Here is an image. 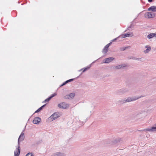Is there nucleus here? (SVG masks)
Here are the masks:
<instances>
[{
	"mask_svg": "<svg viewBox=\"0 0 156 156\" xmlns=\"http://www.w3.org/2000/svg\"><path fill=\"white\" fill-rule=\"evenodd\" d=\"M81 70H82V69H81V70H80L79 71H81Z\"/></svg>",
	"mask_w": 156,
	"mask_h": 156,
	"instance_id": "nucleus-39",
	"label": "nucleus"
},
{
	"mask_svg": "<svg viewBox=\"0 0 156 156\" xmlns=\"http://www.w3.org/2000/svg\"><path fill=\"white\" fill-rule=\"evenodd\" d=\"M148 10L153 12H156V6H153L150 7L148 8Z\"/></svg>",
	"mask_w": 156,
	"mask_h": 156,
	"instance_id": "nucleus-13",
	"label": "nucleus"
},
{
	"mask_svg": "<svg viewBox=\"0 0 156 156\" xmlns=\"http://www.w3.org/2000/svg\"><path fill=\"white\" fill-rule=\"evenodd\" d=\"M127 30H126L125 31V32L126 31H127Z\"/></svg>",
	"mask_w": 156,
	"mask_h": 156,
	"instance_id": "nucleus-41",
	"label": "nucleus"
},
{
	"mask_svg": "<svg viewBox=\"0 0 156 156\" xmlns=\"http://www.w3.org/2000/svg\"><path fill=\"white\" fill-rule=\"evenodd\" d=\"M64 98L66 99H70V98L69 97V95H66L65 96Z\"/></svg>",
	"mask_w": 156,
	"mask_h": 156,
	"instance_id": "nucleus-29",
	"label": "nucleus"
},
{
	"mask_svg": "<svg viewBox=\"0 0 156 156\" xmlns=\"http://www.w3.org/2000/svg\"><path fill=\"white\" fill-rule=\"evenodd\" d=\"M59 117V116L58 114L57 113H55L51 115L50 118L52 119L51 121H53V120H55L57 118Z\"/></svg>",
	"mask_w": 156,
	"mask_h": 156,
	"instance_id": "nucleus-7",
	"label": "nucleus"
},
{
	"mask_svg": "<svg viewBox=\"0 0 156 156\" xmlns=\"http://www.w3.org/2000/svg\"><path fill=\"white\" fill-rule=\"evenodd\" d=\"M126 37V34H123L119 36V37H121L122 38Z\"/></svg>",
	"mask_w": 156,
	"mask_h": 156,
	"instance_id": "nucleus-22",
	"label": "nucleus"
},
{
	"mask_svg": "<svg viewBox=\"0 0 156 156\" xmlns=\"http://www.w3.org/2000/svg\"><path fill=\"white\" fill-rule=\"evenodd\" d=\"M107 47H108L110 45V44H109V43L108 44H107L106 45Z\"/></svg>",
	"mask_w": 156,
	"mask_h": 156,
	"instance_id": "nucleus-36",
	"label": "nucleus"
},
{
	"mask_svg": "<svg viewBox=\"0 0 156 156\" xmlns=\"http://www.w3.org/2000/svg\"><path fill=\"white\" fill-rule=\"evenodd\" d=\"M141 97H129L127 99H125L126 103L130 102L131 101H135L138 99L140 98Z\"/></svg>",
	"mask_w": 156,
	"mask_h": 156,
	"instance_id": "nucleus-1",
	"label": "nucleus"
},
{
	"mask_svg": "<svg viewBox=\"0 0 156 156\" xmlns=\"http://www.w3.org/2000/svg\"><path fill=\"white\" fill-rule=\"evenodd\" d=\"M108 47L106 45L103 49V52L106 53L108 51Z\"/></svg>",
	"mask_w": 156,
	"mask_h": 156,
	"instance_id": "nucleus-18",
	"label": "nucleus"
},
{
	"mask_svg": "<svg viewBox=\"0 0 156 156\" xmlns=\"http://www.w3.org/2000/svg\"><path fill=\"white\" fill-rule=\"evenodd\" d=\"M145 130L150 132L156 131V126H153L151 128L147 129H145Z\"/></svg>",
	"mask_w": 156,
	"mask_h": 156,
	"instance_id": "nucleus-12",
	"label": "nucleus"
},
{
	"mask_svg": "<svg viewBox=\"0 0 156 156\" xmlns=\"http://www.w3.org/2000/svg\"><path fill=\"white\" fill-rule=\"evenodd\" d=\"M75 94L74 93H72L69 94V96L70 98L73 99L75 96Z\"/></svg>",
	"mask_w": 156,
	"mask_h": 156,
	"instance_id": "nucleus-19",
	"label": "nucleus"
},
{
	"mask_svg": "<svg viewBox=\"0 0 156 156\" xmlns=\"http://www.w3.org/2000/svg\"><path fill=\"white\" fill-rule=\"evenodd\" d=\"M25 156H34V155L31 153H28Z\"/></svg>",
	"mask_w": 156,
	"mask_h": 156,
	"instance_id": "nucleus-24",
	"label": "nucleus"
},
{
	"mask_svg": "<svg viewBox=\"0 0 156 156\" xmlns=\"http://www.w3.org/2000/svg\"><path fill=\"white\" fill-rule=\"evenodd\" d=\"M20 140H18V145L16 146L17 150H18V152L17 154H16V153L15 152V156H19L20 153Z\"/></svg>",
	"mask_w": 156,
	"mask_h": 156,
	"instance_id": "nucleus-4",
	"label": "nucleus"
},
{
	"mask_svg": "<svg viewBox=\"0 0 156 156\" xmlns=\"http://www.w3.org/2000/svg\"><path fill=\"white\" fill-rule=\"evenodd\" d=\"M128 58L131 59L140 61H144V58H137L133 56H130L128 57Z\"/></svg>",
	"mask_w": 156,
	"mask_h": 156,
	"instance_id": "nucleus-3",
	"label": "nucleus"
},
{
	"mask_svg": "<svg viewBox=\"0 0 156 156\" xmlns=\"http://www.w3.org/2000/svg\"><path fill=\"white\" fill-rule=\"evenodd\" d=\"M58 107L60 108H66L67 107V105L65 102H62L58 105Z\"/></svg>",
	"mask_w": 156,
	"mask_h": 156,
	"instance_id": "nucleus-6",
	"label": "nucleus"
},
{
	"mask_svg": "<svg viewBox=\"0 0 156 156\" xmlns=\"http://www.w3.org/2000/svg\"><path fill=\"white\" fill-rule=\"evenodd\" d=\"M41 110V109L39 108L35 112V113H37L39 112H40Z\"/></svg>",
	"mask_w": 156,
	"mask_h": 156,
	"instance_id": "nucleus-28",
	"label": "nucleus"
},
{
	"mask_svg": "<svg viewBox=\"0 0 156 156\" xmlns=\"http://www.w3.org/2000/svg\"><path fill=\"white\" fill-rule=\"evenodd\" d=\"M128 91V90L126 88L120 89L117 91V93L121 94H124Z\"/></svg>",
	"mask_w": 156,
	"mask_h": 156,
	"instance_id": "nucleus-2",
	"label": "nucleus"
},
{
	"mask_svg": "<svg viewBox=\"0 0 156 156\" xmlns=\"http://www.w3.org/2000/svg\"><path fill=\"white\" fill-rule=\"evenodd\" d=\"M68 83V82L67 81V80H66V81L65 82H64V83H63L60 86H64L65 85V84H66V83Z\"/></svg>",
	"mask_w": 156,
	"mask_h": 156,
	"instance_id": "nucleus-26",
	"label": "nucleus"
},
{
	"mask_svg": "<svg viewBox=\"0 0 156 156\" xmlns=\"http://www.w3.org/2000/svg\"><path fill=\"white\" fill-rule=\"evenodd\" d=\"M51 99L50 97L46 99L45 100L43 101V103H45L49 101Z\"/></svg>",
	"mask_w": 156,
	"mask_h": 156,
	"instance_id": "nucleus-21",
	"label": "nucleus"
},
{
	"mask_svg": "<svg viewBox=\"0 0 156 156\" xmlns=\"http://www.w3.org/2000/svg\"><path fill=\"white\" fill-rule=\"evenodd\" d=\"M90 113H92L91 111H90Z\"/></svg>",
	"mask_w": 156,
	"mask_h": 156,
	"instance_id": "nucleus-42",
	"label": "nucleus"
},
{
	"mask_svg": "<svg viewBox=\"0 0 156 156\" xmlns=\"http://www.w3.org/2000/svg\"><path fill=\"white\" fill-rule=\"evenodd\" d=\"M90 67H87L85 68H84V69L83 70V72H85L86 70H87L89 69Z\"/></svg>",
	"mask_w": 156,
	"mask_h": 156,
	"instance_id": "nucleus-23",
	"label": "nucleus"
},
{
	"mask_svg": "<svg viewBox=\"0 0 156 156\" xmlns=\"http://www.w3.org/2000/svg\"><path fill=\"white\" fill-rule=\"evenodd\" d=\"M24 134L23 132L21 133L20 135L19 138V140H20V141H22L24 139Z\"/></svg>",
	"mask_w": 156,
	"mask_h": 156,
	"instance_id": "nucleus-15",
	"label": "nucleus"
},
{
	"mask_svg": "<svg viewBox=\"0 0 156 156\" xmlns=\"http://www.w3.org/2000/svg\"><path fill=\"white\" fill-rule=\"evenodd\" d=\"M73 79H70L67 80V81L68 83H69V82L72 81H73Z\"/></svg>",
	"mask_w": 156,
	"mask_h": 156,
	"instance_id": "nucleus-30",
	"label": "nucleus"
},
{
	"mask_svg": "<svg viewBox=\"0 0 156 156\" xmlns=\"http://www.w3.org/2000/svg\"><path fill=\"white\" fill-rule=\"evenodd\" d=\"M130 48L129 46L128 47H123L120 48V50L121 51H124L126 49Z\"/></svg>",
	"mask_w": 156,
	"mask_h": 156,
	"instance_id": "nucleus-20",
	"label": "nucleus"
},
{
	"mask_svg": "<svg viewBox=\"0 0 156 156\" xmlns=\"http://www.w3.org/2000/svg\"><path fill=\"white\" fill-rule=\"evenodd\" d=\"M112 44V42H110L109 43V44H110V45L111 44Z\"/></svg>",
	"mask_w": 156,
	"mask_h": 156,
	"instance_id": "nucleus-37",
	"label": "nucleus"
},
{
	"mask_svg": "<svg viewBox=\"0 0 156 156\" xmlns=\"http://www.w3.org/2000/svg\"><path fill=\"white\" fill-rule=\"evenodd\" d=\"M41 119L39 117H35L33 120V123L35 124H37L41 121Z\"/></svg>",
	"mask_w": 156,
	"mask_h": 156,
	"instance_id": "nucleus-8",
	"label": "nucleus"
},
{
	"mask_svg": "<svg viewBox=\"0 0 156 156\" xmlns=\"http://www.w3.org/2000/svg\"><path fill=\"white\" fill-rule=\"evenodd\" d=\"M129 28H133L132 24H131L130 25V26L128 28L127 30H129Z\"/></svg>",
	"mask_w": 156,
	"mask_h": 156,
	"instance_id": "nucleus-34",
	"label": "nucleus"
},
{
	"mask_svg": "<svg viewBox=\"0 0 156 156\" xmlns=\"http://www.w3.org/2000/svg\"><path fill=\"white\" fill-rule=\"evenodd\" d=\"M145 48H146V49L144 51V53L145 54L148 53L151 50V48L149 45H146L145 46Z\"/></svg>",
	"mask_w": 156,
	"mask_h": 156,
	"instance_id": "nucleus-10",
	"label": "nucleus"
},
{
	"mask_svg": "<svg viewBox=\"0 0 156 156\" xmlns=\"http://www.w3.org/2000/svg\"><path fill=\"white\" fill-rule=\"evenodd\" d=\"M117 38H115L114 39L112 40V41H113V42L115 41V40H117Z\"/></svg>",
	"mask_w": 156,
	"mask_h": 156,
	"instance_id": "nucleus-35",
	"label": "nucleus"
},
{
	"mask_svg": "<svg viewBox=\"0 0 156 156\" xmlns=\"http://www.w3.org/2000/svg\"><path fill=\"white\" fill-rule=\"evenodd\" d=\"M46 105V104L44 105L41 106V107H40V108L42 110L43 108Z\"/></svg>",
	"mask_w": 156,
	"mask_h": 156,
	"instance_id": "nucleus-32",
	"label": "nucleus"
},
{
	"mask_svg": "<svg viewBox=\"0 0 156 156\" xmlns=\"http://www.w3.org/2000/svg\"><path fill=\"white\" fill-rule=\"evenodd\" d=\"M126 37H128L130 36H133L132 34H126Z\"/></svg>",
	"mask_w": 156,
	"mask_h": 156,
	"instance_id": "nucleus-25",
	"label": "nucleus"
},
{
	"mask_svg": "<svg viewBox=\"0 0 156 156\" xmlns=\"http://www.w3.org/2000/svg\"><path fill=\"white\" fill-rule=\"evenodd\" d=\"M124 66L123 65H120L115 66V68L116 69H119Z\"/></svg>",
	"mask_w": 156,
	"mask_h": 156,
	"instance_id": "nucleus-17",
	"label": "nucleus"
},
{
	"mask_svg": "<svg viewBox=\"0 0 156 156\" xmlns=\"http://www.w3.org/2000/svg\"><path fill=\"white\" fill-rule=\"evenodd\" d=\"M155 16V14L152 12H148L146 13V17L148 18L154 17Z\"/></svg>",
	"mask_w": 156,
	"mask_h": 156,
	"instance_id": "nucleus-5",
	"label": "nucleus"
},
{
	"mask_svg": "<svg viewBox=\"0 0 156 156\" xmlns=\"http://www.w3.org/2000/svg\"><path fill=\"white\" fill-rule=\"evenodd\" d=\"M82 124H84V123H83V122H82Z\"/></svg>",
	"mask_w": 156,
	"mask_h": 156,
	"instance_id": "nucleus-38",
	"label": "nucleus"
},
{
	"mask_svg": "<svg viewBox=\"0 0 156 156\" xmlns=\"http://www.w3.org/2000/svg\"><path fill=\"white\" fill-rule=\"evenodd\" d=\"M46 105V104L44 105L41 106V107H40V108L42 110L43 108Z\"/></svg>",
	"mask_w": 156,
	"mask_h": 156,
	"instance_id": "nucleus-31",
	"label": "nucleus"
},
{
	"mask_svg": "<svg viewBox=\"0 0 156 156\" xmlns=\"http://www.w3.org/2000/svg\"><path fill=\"white\" fill-rule=\"evenodd\" d=\"M51 156H65V155L63 153L56 152L53 154Z\"/></svg>",
	"mask_w": 156,
	"mask_h": 156,
	"instance_id": "nucleus-11",
	"label": "nucleus"
},
{
	"mask_svg": "<svg viewBox=\"0 0 156 156\" xmlns=\"http://www.w3.org/2000/svg\"><path fill=\"white\" fill-rule=\"evenodd\" d=\"M56 95V94L55 93L51 95V96L50 97L51 99L52 98L55 96Z\"/></svg>",
	"mask_w": 156,
	"mask_h": 156,
	"instance_id": "nucleus-27",
	"label": "nucleus"
},
{
	"mask_svg": "<svg viewBox=\"0 0 156 156\" xmlns=\"http://www.w3.org/2000/svg\"><path fill=\"white\" fill-rule=\"evenodd\" d=\"M89 119V118H87L86 119Z\"/></svg>",
	"mask_w": 156,
	"mask_h": 156,
	"instance_id": "nucleus-40",
	"label": "nucleus"
},
{
	"mask_svg": "<svg viewBox=\"0 0 156 156\" xmlns=\"http://www.w3.org/2000/svg\"><path fill=\"white\" fill-rule=\"evenodd\" d=\"M114 59V58L113 57H109L106 58L105 59V61L104 62L106 63H108L110 62H111Z\"/></svg>",
	"mask_w": 156,
	"mask_h": 156,
	"instance_id": "nucleus-9",
	"label": "nucleus"
},
{
	"mask_svg": "<svg viewBox=\"0 0 156 156\" xmlns=\"http://www.w3.org/2000/svg\"><path fill=\"white\" fill-rule=\"evenodd\" d=\"M153 37L156 38V33H151L147 36V37L149 39H151Z\"/></svg>",
	"mask_w": 156,
	"mask_h": 156,
	"instance_id": "nucleus-14",
	"label": "nucleus"
},
{
	"mask_svg": "<svg viewBox=\"0 0 156 156\" xmlns=\"http://www.w3.org/2000/svg\"><path fill=\"white\" fill-rule=\"evenodd\" d=\"M125 103H126V100L124 99L120 100L117 101V103L119 104H122Z\"/></svg>",
	"mask_w": 156,
	"mask_h": 156,
	"instance_id": "nucleus-16",
	"label": "nucleus"
},
{
	"mask_svg": "<svg viewBox=\"0 0 156 156\" xmlns=\"http://www.w3.org/2000/svg\"><path fill=\"white\" fill-rule=\"evenodd\" d=\"M15 152L16 153V154H17L18 152V150H17V147H16V150L14 151V156H15Z\"/></svg>",
	"mask_w": 156,
	"mask_h": 156,
	"instance_id": "nucleus-33",
	"label": "nucleus"
}]
</instances>
